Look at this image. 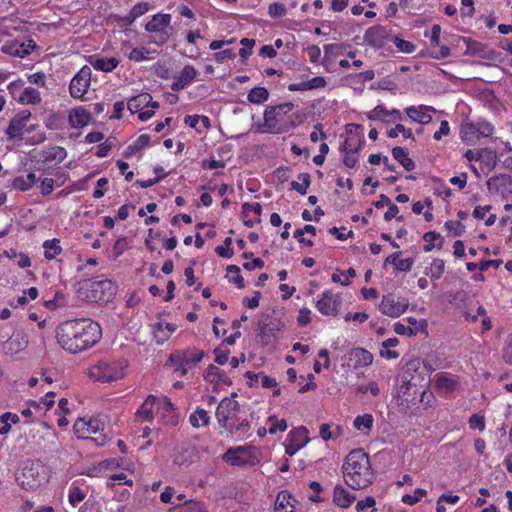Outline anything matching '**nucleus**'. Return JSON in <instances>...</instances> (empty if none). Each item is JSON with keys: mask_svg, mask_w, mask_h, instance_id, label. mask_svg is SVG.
<instances>
[{"mask_svg": "<svg viewBox=\"0 0 512 512\" xmlns=\"http://www.w3.org/2000/svg\"><path fill=\"white\" fill-rule=\"evenodd\" d=\"M101 337L99 322H60L56 329L58 344L72 354L93 347Z\"/></svg>", "mask_w": 512, "mask_h": 512, "instance_id": "obj_1", "label": "nucleus"}, {"mask_svg": "<svg viewBox=\"0 0 512 512\" xmlns=\"http://www.w3.org/2000/svg\"><path fill=\"white\" fill-rule=\"evenodd\" d=\"M427 381L418 361L408 362L399 373L396 384V397L401 403H414L418 398L428 404L433 398L432 392L425 389Z\"/></svg>", "mask_w": 512, "mask_h": 512, "instance_id": "obj_2", "label": "nucleus"}, {"mask_svg": "<svg viewBox=\"0 0 512 512\" xmlns=\"http://www.w3.org/2000/svg\"><path fill=\"white\" fill-rule=\"evenodd\" d=\"M345 483L354 490L369 487L374 480L368 454L363 449H354L348 453L342 465Z\"/></svg>", "mask_w": 512, "mask_h": 512, "instance_id": "obj_3", "label": "nucleus"}, {"mask_svg": "<svg viewBox=\"0 0 512 512\" xmlns=\"http://www.w3.org/2000/svg\"><path fill=\"white\" fill-rule=\"evenodd\" d=\"M293 110L294 104L291 102L268 106L264 111V122L260 131L271 134L288 132L296 125V116Z\"/></svg>", "mask_w": 512, "mask_h": 512, "instance_id": "obj_4", "label": "nucleus"}, {"mask_svg": "<svg viewBox=\"0 0 512 512\" xmlns=\"http://www.w3.org/2000/svg\"><path fill=\"white\" fill-rule=\"evenodd\" d=\"M127 368L126 359L99 360L88 369L87 375L94 381L111 383L123 379Z\"/></svg>", "mask_w": 512, "mask_h": 512, "instance_id": "obj_5", "label": "nucleus"}, {"mask_svg": "<svg viewBox=\"0 0 512 512\" xmlns=\"http://www.w3.org/2000/svg\"><path fill=\"white\" fill-rule=\"evenodd\" d=\"M117 293V285L110 279L85 280L78 289L79 298L90 302H109Z\"/></svg>", "mask_w": 512, "mask_h": 512, "instance_id": "obj_6", "label": "nucleus"}, {"mask_svg": "<svg viewBox=\"0 0 512 512\" xmlns=\"http://www.w3.org/2000/svg\"><path fill=\"white\" fill-rule=\"evenodd\" d=\"M73 431L78 438L91 439L98 446L108 441V436L103 432L104 423L97 417L77 419L73 425Z\"/></svg>", "mask_w": 512, "mask_h": 512, "instance_id": "obj_7", "label": "nucleus"}, {"mask_svg": "<svg viewBox=\"0 0 512 512\" xmlns=\"http://www.w3.org/2000/svg\"><path fill=\"white\" fill-rule=\"evenodd\" d=\"M224 459L233 466H256L260 463V452L252 446H240L228 449Z\"/></svg>", "mask_w": 512, "mask_h": 512, "instance_id": "obj_8", "label": "nucleus"}, {"mask_svg": "<svg viewBox=\"0 0 512 512\" xmlns=\"http://www.w3.org/2000/svg\"><path fill=\"white\" fill-rule=\"evenodd\" d=\"M205 353L203 350L192 348L183 351H175L170 354V361L175 366L179 376H185L188 370L199 363Z\"/></svg>", "mask_w": 512, "mask_h": 512, "instance_id": "obj_9", "label": "nucleus"}, {"mask_svg": "<svg viewBox=\"0 0 512 512\" xmlns=\"http://www.w3.org/2000/svg\"><path fill=\"white\" fill-rule=\"evenodd\" d=\"M127 107L132 114H138L139 120L147 121L154 116L159 103L153 101L149 93H141L132 97L128 101Z\"/></svg>", "mask_w": 512, "mask_h": 512, "instance_id": "obj_10", "label": "nucleus"}, {"mask_svg": "<svg viewBox=\"0 0 512 512\" xmlns=\"http://www.w3.org/2000/svg\"><path fill=\"white\" fill-rule=\"evenodd\" d=\"M494 132L491 123L479 120L477 122L466 121L461 125L460 137L465 142H475L480 137H489Z\"/></svg>", "mask_w": 512, "mask_h": 512, "instance_id": "obj_11", "label": "nucleus"}, {"mask_svg": "<svg viewBox=\"0 0 512 512\" xmlns=\"http://www.w3.org/2000/svg\"><path fill=\"white\" fill-rule=\"evenodd\" d=\"M22 85V80L11 82L8 85V90L13 98L23 105L38 104L41 101L40 92L33 87H25L21 90Z\"/></svg>", "mask_w": 512, "mask_h": 512, "instance_id": "obj_12", "label": "nucleus"}, {"mask_svg": "<svg viewBox=\"0 0 512 512\" xmlns=\"http://www.w3.org/2000/svg\"><path fill=\"white\" fill-rule=\"evenodd\" d=\"M344 367L351 370L369 367L373 363V355L364 348L350 349L342 358Z\"/></svg>", "mask_w": 512, "mask_h": 512, "instance_id": "obj_13", "label": "nucleus"}, {"mask_svg": "<svg viewBox=\"0 0 512 512\" xmlns=\"http://www.w3.org/2000/svg\"><path fill=\"white\" fill-rule=\"evenodd\" d=\"M91 68L83 66L72 78L69 85L70 95L75 99H83L91 84Z\"/></svg>", "mask_w": 512, "mask_h": 512, "instance_id": "obj_14", "label": "nucleus"}, {"mask_svg": "<svg viewBox=\"0 0 512 512\" xmlns=\"http://www.w3.org/2000/svg\"><path fill=\"white\" fill-rule=\"evenodd\" d=\"M31 113L29 111L19 112L11 121L6 130V134L10 140H20L24 135L31 131L33 126H28Z\"/></svg>", "mask_w": 512, "mask_h": 512, "instance_id": "obj_15", "label": "nucleus"}, {"mask_svg": "<svg viewBox=\"0 0 512 512\" xmlns=\"http://www.w3.org/2000/svg\"><path fill=\"white\" fill-rule=\"evenodd\" d=\"M239 410L240 405L236 400L228 397L222 399L216 409V418L219 425L225 429H232V425L229 421Z\"/></svg>", "mask_w": 512, "mask_h": 512, "instance_id": "obj_16", "label": "nucleus"}, {"mask_svg": "<svg viewBox=\"0 0 512 512\" xmlns=\"http://www.w3.org/2000/svg\"><path fill=\"white\" fill-rule=\"evenodd\" d=\"M213 332L223 343L233 345L241 336V322H213Z\"/></svg>", "mask_w": 512, "mask_h": 512, "instance_id": "obj_17", "label": "nucleus"}, {"mask_svg": "<svg viewBox=\"0 0 512 512\" xmlns=\"http://www.w3.org/2000/svg\"><path fill=\"white\" fill-rule=\"evenodd\" d=\"M406 308L407 302L404 299L391 294L384 296L380 304L382 313L392 318L399 317Z\"/></svg>", "mask_w": 512, "mask_h": 512, "instance_id": "obj_18", "label": "nucleus"}, {"mask_svg": "<svg viewBox=\"0 0 512 512\" xmlns=\"http://www.w3.org/2000/svg\"><path fill=\"white\" fill-rule=\"evenodd\" d=\"M148 328L155 342L163 344L177 327L174 322H150Z\"/></svg>", "mask_w": 512, "mask_h": 512, "instance_id": "obj_19", "label": "nucleus"}, {"mask_svg": "<svg viewBox=\"0 0 512 512\" xmlns=\"http://www.w3.org/2000/svg\"><path fill=\"white\" fill-rule=\"evenodd\" d=\"M346 128H347L348 137L344 141V143L342 145V149L344 152L358 153V151L362 147L363 139H362V136H360L357 131L359 129H362V126L359 124L351 123V124H348L346 126Z\"/></svg>", "mask_w": 512, "mask_h": 512, "instance_id": "obj_20", "label": "nucleus"}, {"mask_svg": "<svg viewBox=\"0 0 512 512\" xmlns=\"http://www.w3.org/2000/svg\"><path fill=\"white\" fill-rule=\"evenodd\" d=\"M405 112L412 121L426 125L432 121L431 113H435L436 109L431 106L419 105L407 107Z\"/></svg>", "mask_w": 512, "mask_h": 512, "instance_id": "obj_21", "label": "nucleus"}, {"mask_svg": "<svg viewBox=\"0 0 512 512\" xmlns=\"http://www.w3.org/2000/svg\"><path fill=\"white\" fill-rule=\"evenodd\" d=\"M163 424L176 426L178 424V415L176 408L168 397H160L158 412Z\"/></svg>", "mask_w": 512, "mask_h": 512, "instance_id": "obj_22", "label": "nucleus"}, {"mask_svg": "<svg viewBox=\"0 0 512 512\" xmlns=\"http://www.w3.org/2000/svg\"><path fill=\"white\" fill-rule=\"evenodd\" d=\"M159 400V397L149 395L136 411V419L139 421H151L154 413L158 412Z\"/></svg>", "mask_w": 512, "mask_h": 512, "instance_id": "obj_23", "label": "nucleus"}, {"mask_svg": "<svg viewBox=\"0 0 512 512\" xmlns=\"http://www.w3.org/2000/svg\"><path fill=\"white\" fill-rule=\"evenodd\" d=\"M28 345V338L24 332H14L8 340L3 343V350L6 354L14 355L24 350Z\"/></svg>", "mask_w": 512, "mask_h": 512, "instance_id": "obj_24", "label": "nucleus"}, {"mask_svg": "<svg viewBox=\"0 0 512 512\" xmlns=\"http://www.w3.org/2000/svg\"><path fill=\"white\" fill-rule=\"evenodd\" d=\"M458 385L459 382L457 378L449 373H439L435 375L434 386L440 394H450L457 389Z\"/></svg>", "mask_w": 512, "mask_h": 512, "instance_id": "obj_25", "label": "nucleus"}, {"mask_svg": "<svg viewBox=\"0 0 512 512\" xmlns=\"http://www.w3.org/2000/svg\"><path fill=\"white\" fill-rule=\"evenodd\" d=\"M35 47V44L32 40H29L27 43L25 42H18V41H11L8 43H5L1 51L5 54L24 58L28 54H30L31 50Z\"/></svg>", "mask_w": 512, "mask_h": 512, "instance_id": "obj_26", "label": "nucleus"}, {"mask_svg": "<svg viewBox=\"0 0 512 512\" xmlns=\"http://www.w3.org/2000/svg\"><path fill=\"white\" fill-rule=\"evenodd\" d=\"M394 331L399 335H406L408 337L417 335L426 337L428 335L426 322H408L407 325L398 322L394 327Z\"/></svg>", "mask_w": 512, "mask_h": 512, "instance_id": "obj_27", "label": "nucleus"}, {"mask_svg": "<svg viewBox=\"0 0 512 512\" xmlns=\"http://www.w3.org/2000/svg\"><path fill=\"white\" fill-rule=\"evenodd\" d=\"M355 500L356 496L349 492L345 487L336 485L333 488L332 501L336 506L342 509H347Z\"/></svg>", "mask_w": 512, "mask_h": 512, "instance_id": "obj_28", "label": "nucleus"}, {"mask_svg": "<svg viewBox=\"0 0 512 512\" xmlns=\"http://www.w3.org/2000/svg\"><path fill=\"white\" fill-rule=\"evenodd\" d=\"M279 322H259L258 337L263 345H270L277 339Z\"/></svg>", "mask_w": 512, "mask_h": 512, "instance_id": "obj_29", "label": "nucleus"}, {"mask_svg": "<svg viewBox=\"0 0 512 512\" xmlns=\"http://www.w3.org/2000/svg\"><path fill=\"white\" fill-rule=\"evenodd\" d=\"M204 379L214 385L223 384L230 386L232 384V380L226 372L213 364L208 366L204 374Z\"/></svg>", "mask_w": 512, "mask_h": 512, "instance_id": "obj_30", "label": "nucleus"}, {"mask_svg": "<svg viewBox=\"0 0 512 512\" xmlns=\"http://www.w3.org/2000/svg\"><path fill=\"white\" fill-rule=\"evenodd\" d=\"M90 121V112L82 106L72 109L69 113V123L73 128H83L87 126Z\"/></svg>", "mask_w": 512, "mask_h": 512, "instance_id": "obj_31", "label": "nucleus"}, {"mask_svg": "<svg viewBox=\"0 0 512 512\" xmlns=\"http://www.w3.org/2000/svg\"><path fill=\"white\" fill-rule=\"evenodd\" d=\"M295 502L287 490H281L276 496L274 512H295Z\"/></svg>", "mask_w": 512, "mask_h": 512, "instance_id": "obj_32", "label": "nucleus"}, {"mask_svg": "<svg viewBox=\"0 0 512 512\" xmlns=\"http://www.w3.org/2000/svg\"><path fill=\"white\" fill-rule=\"evenodd\" d=\"M490 192H499L504 194L506 191L512 193V179L506 175L491 177L487 181Z\"/></svg>", "mask_w": 512, "mask_h": 512, "instance_id": "obj_33", "label": "nucleus"}, {"mask_svg": "<svg viewBox=\"0 0 512 512\" xmlns=\"http://www.w3.org/2000/svg\"><path fill=\"white\" fill-rule=\"evenodd\" d=\"M197 76L196 69L191 65H186L176 77L172 89L181 90L186 88Z\"/></svg>", "mask_w": 512, "mask_h": 512, "instance_id": "obj_34", "label": "nucleus"}, {"mask_svg": "<svg viewBox=\"0 0 512 512\" xmlns=\"http://www.w3.org/2000/svg\"><path fill=\"white\" fill-rule=\"evenodd\" d=\"M171 15L170 14H156L150 21L145 25V29L148 32H166V29L170 26Z\"/></svg>", "mask_w": 512, "mask_h": 512, "instance_id": "obj_35", "label": "nucleus"}, {"mask_svg": "<svg viewBox=\"0 0 512 512\" xmlns=\"http://www.w3.org/2000/svg\"><path fill=\"white\" fill-rule=\"evenodd\" d=\"M341 304L338 295L330 293L322 295V314L332 317L336 316Z\"/></svg>", "mask_w": 512, "mask_h": 512, "instance_id": "obj_36", "label": "nucleus"}, {"mask_svg": "<svg viewBox=\"0 0 512 512\" xmlns=\"http://www.w3.org/2000/svg\"><path fill=\"white\" fill-rule=\"evenodd\" d=\"M38 177L34 172H29L26 175L16 176L12 180V188L19 190L21 192H26L32 189L35 184L38 182Z\"/></svg>", "mask_w": 512, "mask_h": 512, "instance_id": "obj_37", "label": "nucleus"}, {"mask_svg": "<svg viewBox=\"0 0 512 512\" xmlns=\"http://www.w3.org/2000/svg\"><path fill=\"white\" fill-rule=\"evenodd\" d=\"M320 87V77H313L311 79H300L288 85V90L291 92L295 91H310Z\"/></svg>", "mask_w": 512, "mask_h": 512, "instance_id": "obj_38", "label": "nucleus"}, {"mask_svg": "<svg viewBox=\"0 0 512 512\" xmlns=\"http://www.w3.org/2000/svg\"><path fill=\"white\" fill-rule=\"evenodd\" d=\"M308 434H309V432H308L307 428L300 426V427L292 429L288 433L287 440L296 444L298 447L303 448L309 441Z\"/></svg>", "mask_w": 512, "mask_h": 512, "instance_id": "obj_39", "label": "nucleus"}, {"mask_svg": "<svg viewBox=\"0 0 512 512\" xmlns=\"http://www.w3.org/2000/svg\"><path fill=\"white\" fill-rule=\"evenodd\" d=\"M90 64L96 70L103 72H111L118 66L119 61L115 57L96 58L94 60H91Z\"/></svg>", "mask_w": 512, "mask_h": 512, "instance_id": "obj_40", "label": "nucleus"}, {"mask_svg": "<svg viewBox=\"0 0 512 512\" xmlns=\"http://www.w3.org/2000/svg\"><path fill=\"white\" fill-rule=\"evenodd\" d=\"M43 248L44 256L48 260L55 259L58 255L62 253L60 240L56 238L44 241Z\"/></svg>", "mask_w": 512, "mask_h": 512, "instance_id": "obj_41", "label": "nucleus"}, {"mask_svg": "<svg viewBox=\"0 0 512 512\" xmlns=\"http://www.w3.org/2000/svg\"><path fill=\"white\" fill-rule=\"evenodd\" d=\"M392 155L396 161H398L407 171L414 169L415 165L412 159L409 157L406 149L402 147H395L392 150Z\"/></svg>", "mask_w": 512, "mask_h": 512, "instance_id": "obj_42", "label": "nucleus"}, {"mask_svg": "<svg viewBox=\"0 0 512 512\" xmlns=\"http://www.w3.org/2000/svg\"><path fill=\"white\" fill-rule=\"evenodd\" d=\"M374 418L371 414L358 415L353 422L354 428L367 435L372 429Z\"/></svg>", "mask_w": 512, "mask_h": 512, "instance_id": "obj_43", "label": "nucleus"}, {"mask_svg": "<svg viewBox=\"0 0 512 512\" xmlns=\"http://www.w3.org/2000/svg\"><path fill=\"white\" fill-rule=\"evenodd\" d=\"M316 236V228L313 225H305L303 229L295 231L294 237L307 246L313 245V238Z\"/></svg>", "mask_w": 512, "mask_h": 512, "instance_id": "obj_44", "label": "nucleus"}, {"mask_svg": "<svg viewBox=\"0 0 512 512\" xmlns=\"http://www.w3.org/2000/svg\"><path fill=\"white\" fill-rule=\"evenodd\" d=\"M210 417L203 408H197L189 417V422L194 428L205 427L209 424Z\"/></svg>", "mask_w": 512, "mask_h": 512, "instance_id": "obj_45", "label": "nucleus"}, {"mask_svg": "<svg viewBox=\"0 0 512 512\" xmlns=\"http://www.w3.org/2000/svg\"><path fill=\"white\" fill-rule=\"evenodd\" d=\"M86 495H87L86 491L83 490L82 488H80L78 485H76L75 482H73L69 487L68 501H69L70 505H72L73 507H76L79 503L84 501V499L86 498Z\"/></svg>", "mask_w": 512, "mask_h": 512, "instance_id": "obj_46", "label": "nucleus"}, {"mask_svg": "<svg viewBox=\"0 0 512 512\" xmlns=\"http://www.w3.org/2000/svg\"><path fill=\"white\" fill-rule=\"evenodd\" d=\"M0 421L3 424L0 428V435H6L11 430V424H17L20 418L16 413L5 412L0 416Z\"/></svg>", "mask_w": 512, "mask_h": 512, "instance_id": "obj_47", "label": "nucleus"}, {"mask_svg": "<svg viewBox=\"0 0 512 512\" xmlns=\"http://www.w3.org/2000/svg\"><path fill=\"white\" fill-rule=\"evenodd\" d=\"M269 98V92L264 87H255L248 93L247 99L253 104H262Z\"/></svg>", "mask_w": 512, "mask_h": 512, "instance_id": "obj_48", "label": "nucleus"}, {"mask_svg": "<svg viewBox=\"0 0 512 512\" xmlns=\"http://www.w3.org/2000/svg\"><path fill=\"white\" fill-rule=\"evenodd\" d=\"M444 269V261L442 259L436 258L431 262L430 267L426 271V275L429 276L432 280H437L444 273Z\"/></svg>", "mask_w": 512, "mask_h": 512, "instance_id": "obj_49", "label": "nucleus"}, {"mask_svg": "<svg viewBox=\"0 0 512 512\" xmlns=\"http://www.w3.org/2000/svg\"><path fill=\"white\" fill-rule=\"evenodd\" d=\"M267 424L269 426L268 432L271 435L277 434L278 432H284L288 428V425H287V422L285 419H278L274 415L268 417Z\"/></svg>", "mask_w": 512, "mask_h": 512, "instance_id": "obj_50", "label": "nucleus"}, {"mask_svg": "<svg viewBox=\"0 0 512 512\" xmlns=\"http://www.w3.org/2000/svg\"><path fill=\"white\" fill-rule=\"evenodd\" d=\"M366 116L372 121L390 123V120L388 119V110L384 105H377L373 110L367 112Z\"/></svg>", "mask_w": 512, "mask_h": 512, "instance_id": "obj_51", "label": "nucleus"}, {"mask_svg": "<svg viewBox=\"0 0 512 512\" xmlns=\"http://www.w3.org/2000/svg\"><path fill=\"white\" fill-rule=\"evenodd\" d=\"M150 9V6L147 2H139L135 4L132 9L130 10L128 16L126 17V20L128 23L134 22L137 18L144 15L146 12H148Z\"/></svg>", "mask_w": 512, "mask_h": 512, "instance_id": "obj_52", "label": "nucleus"}, {"mask_svg": "<svg viewBox=\"0 0 512 512\" xmlns=\"http://www.w3.org/2000/svg\"><path fill=\"white\" fill-rule=\"evenodd\" d=\"M340 436H342V429L340 426L322 424V440H336Z\"/></svg>", "mask_w": 512, "mask_h": 512, "instance_id": "obj_53", "label": "nucleus"}, {"mask_svg": "<svg viewBox=\"0 0 512 512\" xmlns=\"http://www.w3.org/2000/svg\"><path fill=\"white\" fill-rule=\"evenodd\" d=\"M150 54V50L143 47H136L129 52L128 58L135 62H142L151 59Z\"/></svg>", "mask_w": 512, "mask_h": 512, "instance_id": "obj_54", "label": "nucleus"}, {"mask_svg": "<svg viewBox=\"0 0 512 512\" xmlns=\"http://www.w3.org/2000/svg\"><path fill=\"white\" fill-rule=\"evenodd\" d=\"M310 184V176L307 173H301L297 181L292 182V188L301 194H306L307 188Z\"/></svg>", "mask_w": 512, "mask_h": 512, "instance_id": "obj_55", "label": "nucleus"}, {"mask_svg": "<svg viewBox=\"0 0 512 512\" xmlns=\"http://www.w3.org/2000/svg\"><path fill=\"white\" fill-rule=\"evenodd\" d=\"M399 134H402L404 138L406 139H412L414 140L413 134L411 129L406 128L404 125L398 123L394 128H391L387 135L390 138H397Z\"/></svg>", "mask_w": 512, "mask_h": 512, "instance_id": "obj_56", "label": "nucleus"}, {"mask_svg": "<svg viewBox=\"0 0 512 512\" xmlns=\"http://www.w3.org/2000/svg\"><path fill=\"white\" fill-rule=\"evenodd\" d=\"M66 157V151L62 147H53L47 152H45L44 159L46 161L56 160L58 162H61Z\"/></svg>", "mask_w": 512, "mask_h": 512, "instance_id": "obj_57", "label": "nucleus"}, {"mask_svg": "<svg viewBox=\"0 0 512 512\" xmlns=\"http://www.w3.org/2000/svg\"><path fill=\"white\" fill-rule=\"evenodd\" d=\"M230 430L241 438H248L251 436V427L247 419L242 420L238 425L234 428L232 427Z\"/></svg>", "mask_w": 512, "mask_h": 512, "instance_id": "obj_58", "label": "nucleus"}, {"mask_svg": "<svg viewBox=\"0 0 512 512\" xmlns=\"http://www.w3.org/2000/svg\"><path fill=\"white\" fill-rule=\"evenodd\" d=\"M357 393L367 394L370 393L374 397L380 394V388L375 381H370L367 384H361L356 388Z\"/></svg>", "mask_w": 512, "mask_h": 512, "instance_id": "obj_59", "label": "nucleus"}, {"mask_svg": "<svg viewBox=\"0 0 512 512\" xmlns=\"http://www.w3.org/2000/svg\"><path fill=\"white\" fill-rule=\"evenodd\" d=\"M393 43L397 47V49L403 53L410 54V53L414 52L416 49L414 44H412L411 42L406 41L400 37H397V36L394 37Z\"/></svg>", "mask_w": 512, "mask_h": 512, "instance_id": "obj_60", "label": "nucleus"}, {"mask_svg": "<svg viewBox=\"0 0 512 512\" xmlns=\"http://www.w3.org/2000/svg\"><path fill=\"white\" fill-rule=\"evenodd\" d=\"M227 274L231 282L235 283L238 287H243V278L240 275L239 267L230 265L227 267Z\"/></svg>", "mask_w": 512, "mask_h": 512, "instance_id": "obj_61", "label": "nucleus"}, {"mask_svg": "<svg viewBox=\"0 0 512 512\" xmlns=\"http://www.w3.org/2000/svg\"><path fill=\"white\" fill-rule=\"evenodd\" d=\"M427 492L424 489H416L413 495L406 494L402 497V502L407 505L416 504L422 497L426 496Z\"/></svg>", "mask_w": 512, "mask_h": 512, "instance_id": "obj_62", "label": "nucleus"}, {"mask_svg": "<svg viewBox=\"0 0 512 512\" xmlns=\"http://www.w3.org/2000/svg\"><path fill=\"white\" fill-rule=\"evenodd\" d=\"M376 501L372 496H367L364 500H360L356 503L355 509L357 512H364L367 508H373L371 512H376L374 508Z\"/></svg>", "mask_w": 512, "mask_h": 512, "instance_id": "obj_63", "label": "nucleus"}, {"mask_svg": "<svg viewBox=\"0 0 512 512\" xmlns=\"http://www.w3.org/2000/svg\"><path fill=\"white\" fill-rule=\"evenodd\" d=\"M183 512H207V510L204 504L201 502L185 501V507Z\"/></svg>", "mask_w": 512, "mask_h": 512, "instance_id": "obj_64", "label": "nucleus"}]
</instances>
